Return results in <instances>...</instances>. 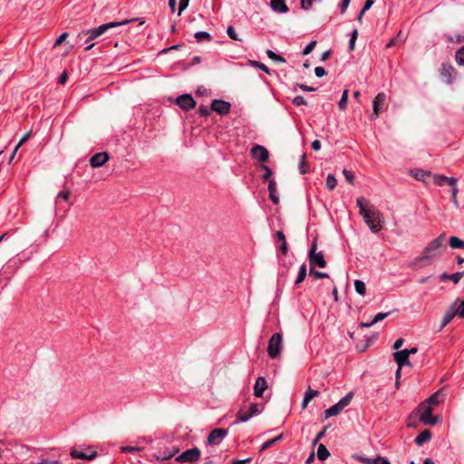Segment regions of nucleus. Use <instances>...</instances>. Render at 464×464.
I'll return each mask as SVG.
<instances>
[{"mask_svg": "<svg viewBox=\"0 0 464 464\" xmlns=\"http://www.w3.org/2000/svg\"><path fill=\"white\" fill-rule=\"evenodd\" d=\"M360 215L372 233H378L383 226L384 218L382 213L374 207H370V202L363 197L356 199Z\"/></svg>", "mask_w": 464, "mask_h": 464, "instance_id": "obj_1", "label": "nucleus"}, {"mask_svg": "<svg viewBox=\"0 0 464 464\" xmlns=\"http://www.w3.org/2000/svg\"><path fill=\"white\" fill-rule=\"evenodd\" d=\"M445 234L442 233L434 238L421 252V255L415 257L411 265L417 268H422L431 265L434 260L440 256L441 249L444 247Z\"/></svg>", "mask_w": 464, "mask_h": 464, "instance_id": "obj_2", "label": "nucleus"}, {"mask_svg": "<svg viewBox=\"0 0 464 464\" xmlns=\"http://www.w3.org/2000/svg\"><path fill=\"white\" fill-rule=\"evenodd\" d=\"M132 21L133 20L126 19V20H123V21H121V22H111V23L103 24H102V25H100V26H98L96 28L88 30L86 32L82 31V33L79 34L78 36L82 37V35H87V39L85 41V44L87 45L84 48V50L85 51H89V50H91L94 46V44L91 43V42H92V40H94L97 37L102 35L103 34H105L110 29H112V28L118 27V26H121V25H124V24H130Z\"/></svg>", "mask_w": 464, "mask_h": 464, "instance_id": "obj_3", "label": "nucleus"}, {"mask_svg": "<svg viewBox=\"0 0 464 464\" xmlns=\"http://www.w3.org/2000/svg\"><path fill=\"white\" fill-rule=\"evenodd\" d=\"M433 408L428 403L421 402L416 412L419 415L420 420L425 425L433 426L438 423L439 417L432 415Z\"/></svg>", "mask_w": 464, "mask_h": 464, "instance_id": "obj_4", "label": "nucleus"}, {"mask_svg": "<svg viewBox=\"0 0 464 464\" xmlns=\"http://www.w3.org/2000/svg\"><path fill=\"white\" fill-rule=\"evenodd\" d=\"M434 184L437 186H444L449 185L451 187V198L453 203L458 206V199L457 195L459 192V189L457 188V179L455 178H449L444 175H435L433 178Z\"/></svg>", "mask_w": 464, "mask_h": 464, "instance_id": "obj_5", "label": "nucleus"}, {"mask_svg": "<svg viewBox=\"0 0 464 464\" xmlns=\"http://www.w3.org/2000/svg\"><path fill=\"white\" fill-rule=\"evenodd\" d=\"M283 336L280 333L274 334L268 342L267 353L270 358L276 359L282 352Z\"/></svg>", "mask_w": 464, "mask_h": 464, "instance_id": "obj_6", "label": "nucleus"}, {"mask_svg": "<svg viewBox=\"0 0 464 464\" xmlns=\"http://www.w3.org/2000/svg\"><path fill=\"white\" fill-rule=\"evenodd\" d=\"M317 243L316 240L313 241L309 251V263L311 267L314 268L318 266L320 268H324L326 266V261L324 259L323 252H316Z\"/></svg>", "mask_w": 464, "mask_h": 464, "instance_id": "obj_7", "label": "nucleus"}, {"mask_svg": "<svg viewBox=\"0 0 464 464\" xmlns=\"http://www.w3.org/2000/svg\"><path fill=\"white\" fill-rule=\"evenodd\" d=\"M200 458V450L197 447L187 450L176 457L175 460L179 463H195Z\"/></svg>", "mask_w": 464, "mask_h": 464, "instance_id": "obj_8", "label": "nucleus"}, {"mask_svg": "<svg viewBox=\"0 0 464 464\" xmlns=\"http://www.w3.org/2000/svg\"><path fill=\"white\" fill-rule=\"evenodd\" d=\"M70 455L72 459L92 460L97 457V451L92 447H88L82 450L72 449Z\"/></svg>", "mask_w": 464, "mask_h": 464, "instance_id": "obj_9", "label": "nucleus"}, {"mask_svg": "<svg viewBox=\"0 0 464 464\" xmlns=\"http://www.w3.org/2000/svg\"><path fill=\"white\" fill-rule=\"evenodd\" d=\"M228 431L226 429H214L208 436V442L210 445H218L227 435Z\"/></svg>", "mask_w": 464, "mask_h": 464, "instance_id": "obj_10", "label": "nucleus"}, {"mask_svg": "<svg viewBox=\"0 0 464 464\" xmlns=\"http://www.w3.org/2000/svg\"><path fill=\"white\" fill-rule=\"evenodd\" d=\"M231 104L223 100H213L211 103V110L219 115H227L229 113Z\"/></svg>", "mask_w": 464, "mask_h": 464, "instance_id": "obj_11", "label": "nucleus"}, {"mask_svg": "<svg viewBox=\"0 0 464 464\" xmlns=\"http://www.w3.org/2000/svg\"><path fill=\"white\" fill-rule=\"evenodd\" d=\"M251 155L255 160H257L261 162L267 161L269 158V152L267 149L258 144H256L251 148Z\"/></svg>", "mask_w": 464, "mask_h": 464, "instance_id": "obj_12", "label": "nucleus"}, {"mask_svg": "<svg viewBox=\"0 0 464 464\" xmlns=\"http://www.w3.org/2000/svg\"><path fill=\"white\" fill-rule=\"evenodd\" d=\"M386 102V95L383 92L378 93L373 100V113L371 116L372 120L376 119L383 109Z\"/></svg>", "mask_w": 464, "mask_h": 464, "instance_id": "obj_13", "label": "nucleus"}, {"mask_svg": "<svg viewBox=\"0 0 464 464\" xmlns=\"http://www.w3.org/2000/svg\"><path fill=\"white\" fill-rule=\"evenodd\" d=\"M177 104L185 111L193 109L196 106V102L190 94H182L177 98Z\"/></svg>", "mask_w": 464, "mask_h": 464, "instance_id": "obj_14", "label": "nucleus"}, {"mask_svg": "<svg viewBox=\"0 0 464 464\" xmlns=\"http://www.w3.org/2000/svg\"><path fill=\"white\" fill-rule=\"evenodd\" d=\"M109 159L110 156L108 152H98L92 156V158L90 159V165L92 168H100L103 166L109 160Z\"/></svg>", "mask_w": 464, "mask_h": 464, "instance_id": "obj_15", "label": "nucleus"}, {"mask_svg": "<svg viewBox=\"0 0 464 464\" xmlns=\"http://www.w3.org/2000/svg\"><path fill=\"white\" fill-rule=\"evenodd\" d=\"M394 360L400 368L403 366H411V362L409 360V353L407 349H403L401 351H397L393 353Z\"/></svg>", "mask_w": 464, "mask_h": 464, "instance_id": "obj_16", "label": "nucleus"}, {"mask_svg": "<svg viewBox=\"0 0 464 464\" xmlns=\"http://www.w3.org/2000/svg\"><path fill=\"white\" fill-rule=\"evenodd\" d=\"M267 389V382L265 377L260 376L256 380L254 385V395L256 397H262L264 392Z\"/></svg>", "mask_w": 464, "mask_h": 464, "instance_id": "obj_17", "label": "nucleus"}, {"mask_svg": "<svg viewBox=\"0 0 464 464\" xmlns=\"http://www.w3.org/2000/svg\"><path fill=\"white\" fill-rule=\"evenodd\" d=\"M440 75L448 83L452 82V74L455 72V69L452 65L443 63L440 69Z\"/></svg>", "mask_w": 464, "mask_h": 464, "instance_id": "obj_18", "label": "nucleus"}, {"mask_svg": "<svg viewBox=\"0 0 464 464\" xmlns=\"http://www.w3.org/2000/svg\"><path fill=\"white\" fill-rule=\"evenodd\" d=\"M270 6L275 12L280 14H285L289 10L285 0H271Z\"/></svg>", "mask_w": 464, "mask_h": 464, "instance_id": "obj_19", "label": "nucleus"}, {"mask_svg": "<svg viewBox=\"0 0 464 464\" xmlns=\"http://www.w3.org/2000/svg\"><path fill=\"white\" fill-rule=\"evenodd\" d=\"M456 315L457 314L455 312V308L451 304L442 318L441 324L440 326V331L442 330L445 326H447Z\"/></svg>", "mask_w": 464, "mask_h": 464, "instance_id": "obj_20", "label": "nucleus"}, {"mask_svg": "<svg viewBox=\"0 0 464 464\" xmlns=\"http://www.w3.org/2000/svg\"><path fill=\"white\" fill-rule=\"evenodd\" d=\"M269 198L274 204L279 203V197L276 190V183L274 179L269 180L268 183Z\"/></svg>", "mask_w": 464, "mask_h": 464, "instance_id": "obj_21", "label": "nucleus"}, {"mask_svg": "<svg viewBox=\"0 0 464 464\" xmlns=\"http://www.w3.org/2000/svg\"><path fill=\"white\" fill-rule=\"evenodd\" d=\"M430 439L431 432L429 430H424L415 438L414 441L418 446H422L424 443L430 441Z\"/></svg>", "mask_w": 464, "mask_h": 464, "instance_id": "obj_22", "label": "nucleus"}, {"mask_svg": "<svg viewBox=\"0 0 464 464\" xmlns=\"http://www.w3.org/2000/svg\"><path fill=\"white\" fill-rule=\"evenodd\" d=\"M319 394L318 391L313 390L310 387L305 392L304 397L302 401V408L305 409L308 403Z\"/></svg>", "mask_w": 464, "mask_h": 464, "instance_id": "obj_23", "label": "nucleus"}, {"mask_svg": "<svg viewBox=\"0 0 464 464\" xmlns=\"http://www.w3.org/2000/svg\"><path fill=\"white\" fill-rule=\"evenodd\" d=\"M276 237L278 241H280V250L283 255H286L288 252V246L286 243L285 236L283 231H277L276 233Z\"/></svg>", "mask_w": 464, "mask_h": 464, "instance_id": "obj_24", "label": "nucleus"}, {"mask_svg": "<svg viewBox=\"0 0 464 464\" xmlns=\"http://www.w3.org/2000/svg\"><path fill=\"white\" fill-rule=\"evenodd\" d=\"M380 457L381 456H377L376 458L374 459H370V458H367V457H363V456H361V455H353V458L363 464H379L380 462Z\"/></svg>", "mask_w": 464, "mask_h": 464, "instance_id": "obj_25", "label": "nucleus"}, {"mask_svg": "<svg viewBox=\"0 0 464 464\" xmlns=\"http://www.w3.org/2000/svg\"><path fill=\"white\" fill-rule=\"evenodd\" d=\"M342 411H343V409L340 407V405L338 403H335L334 405L331 406L329 409H327L324 411V417H325V419H328L332 416H336Z\"/></svg>", "mask_w": 464, "mask_h": 464, "instance_id": "obj_26", "label": "nucleus"}, {"mask_svg": "<svg viewBox=\"0 0 464 464\" xmlns=\"http://www.w3.org/2000/svg\"><path fill=\"white\" fill-rule=\"evenodd\" d=\"M179 450L178 449H173L168 452H160L156 458L158 460H169L170 459H172L177 453H178Z\"/></svg>", "mask_w": 464, "mask_h": 464, "instance_id": "obj_27", "label": "nucleus"}, {"mask_svg": "<svg viewBox=\"0 0 464 464\" xmlns=\"http://www.w3.org/2000/svg\"><path fill=\"white\" fill-rule=\"evenodd\" d=\"M452 305L455 308L456 314L459 315V318H464V301H459V299H456Z\"/></svg>", "mask_w": 464, "mask_h": 464, "instance_id": "obj_28", "label": "nucleus"}, {"mask_svg": "<svg viewBox=\"0 0 464 464\" xmlns=\"http://www.w3.org/2000/svg\"><path fill=\"white\" fill-rule=\"evenodd\" d=\"M450 246L453 249H464V241L458 237H450Z\"/></svg>", "mask_w": 464, "mask_h": 464, "instance_id": "obj_29", "label": "nucleus"}, {"mask_svg": "<svg viewBox=\"0 0 464 464\" xmlns=\"http://www.w3.org/2000/svg\"><path fill=\"white\" fill-rule=\"evenodd\" d=\"M30 136H31V131H28V132H26V133H25V134L21 138V140H19V142L17 143V145H16V146L14 147V151H13V153H12V156H11V158H10V160H9V162H10V163H11V162H12V160H14V156H15V153H16V151L18 150V149H19V148H20V147H21V146H22L25 141H27V140H28V139L30 138Z\"/></svg>", "mask_w": 464, "mask_h": 464, "instance_id": "obj_30", "label": "nucleus"}, {"mask_svg": "<svg viewBox=\"0 0 464 464\" xmlns=\"http://www.w3.org/2000/svg\"><path fill=\"white\" fill-rule=\"evenodd\" d=\"M330 456V452L324 444H320L317 449V458L320 460H325Z\"/></svg>", "mask_w": 464, "mask_h": 464, "instance_id": "obj_31", "label": "nucleus"}, {"mask_svg": "<svg viewBox=\"0 0 464 464\" xmlns=\"http://www.w3.org/2000/svg\"><path fill=\"white\" fill-rule=\"evenodd\" d=\"M307 275V270H306V264L304 263L300 267H299V271H298V276H297V278L295 280V285H298L300 283H302L305 276Z\"/></svg>", "mask_w": 464, "mask_h": 464, "instance_id": "obj_32", "label": "nucleus"}, {"mask_svg": "<svg viewBox=\"0 0 464 464\" xmlns=\"http://www.w3.org/2000/svg\"><path fill=\"white\" fill-rule=\"evenodd\" d=\"M194 36L198 43L203 41L209 42L212 40L211 35L208 32L204 31L197 32Z\"/></svg>", "mask_w": 464, "mask_h": 464, "instance_id": "obj_33", "label": "nucleus"}, {"mask_svg": "<svg viewBox=\"0 0 464 464\" xmlns=\"http://www.w3.org/2000/svg\"><path fill=\"white\" fill-rule=\"evenodd\" d=\"M353 397V392H350L344 397H343L337 403L343 410L346 406H348Z\"/></svg>", "mask_w": 464, "mask_h": 464, "instance_id": "obj_34", "label": "nucleus"}, {"mask_svg": "<svg viewBox=\"0 0 464 464\" xmlns=\"http://www.w3.org/2000/svg\"><path fill=\"white\" fill-rule=\"evenodd\" d=\"M252 417L251 413L247 411H244L240 410L237 414V422H246Z\"/></svg>", "mask_w": 464, "mask_h": 464, "instance_id": "obj_35", "label": "nucleus"}, {"mask_svg": "<svg viewBox=\"0 0 464 464\" xmlns=\"http://www.w3.org/2000/svg\"><path fill=\"white\" fill-rule=\"evenodd\" d=\"M354 288H355V291L361 295H364L366 293L365 284L361 280H355Z\"/></svg>", "mask_w": 464, "mask_h": 464, "instance_id": "obj_36", "label": "nucleus"}, {"mask_svg": "<svg viewBox=\"0 0 464 464\" xmlns=\"http://www.w3.org/2000/svg\"><path fill=\"white\" fill-rule=\"evenodd\" d=\"M455 60L459 65H464V45L457 50Z\"/></svg>", "mask_w": 464, "mask_h": 464, "instance_id": "obj_37", "label": "nucleus"}, {"mask_svg": "<svg viewBox=\"0 0 464 464\" xmlns=\"http://www.w3.org/2000/svg\"><path fill=\"white\" fill-rule=\"evenodd\" d=\"M266 54H267V56H268L271 60H273V61H275V62L285 63V59L283 56H281L280 54L276 53H275V52H273L272 50H269V49H268V50L266 51Z\"/></svg>", "mask_w": 464, "mask_h": 464, "instance_id": "obj_38", "label": "nucleus"}, {"mask_svg": "<svg viewBox=\"0 0 464 464\" xmlns=\"http://www.w3.org/2000/svg\"><path fill=\"white\" fill-rule=\"evenodd\" d=\"M347 104H348V91H347V90H344V91L343 92V94H342L341 100H340V102H339V103H338L339 109H340V110H344V109H346Z\"/></svg>", "mask_w": 464, "mask_h": 464, "instance_id": "obj_39", "label": "nucleus"}, {"mask_svg": "<svg viewBox=\"0 0 464 464\" xmlns=\"http://www.w3.org/2000/svg\"><path fill=\"white\" fill-rule=\"evenodd\" d=\"M337 185V180L333 174H328L326 178V187L329 190H333Z\"/></svg>", "mask_w": 464, "mask_h": 464, "instance_id": "obj_40", "label": "nucleus"}, {"mask_svg": "<svg viewBox=\"0 0 464 464\" xmlns=\"http://www.w3.org/2000/svg\"><path fill=\"white\" fill-rule=\"evenodd\" d=\"M309 275L313 276L315 279H323L329 277L328 274L316 271L314 268L310 267Z\"/></svg>", "mask_w": 464, "mask_h": 464, "instance_id": "obj_41", "label": "nucleus"}, {"mask_svg": "<svg viewBox=\"0 0 464 464\" xmlns=\"http://www.w3.org/2000/svg\"><path fill=\"white\" fill-rule=\"evenodd\" d=\"M227 34L228 37L232 40L242 41V39L238 37V34H237L235 28L232 25L227 28Z\"/></svg>", "mask_w": 464, "mask_h": 464, "instance_id": "obj_42", "label": "nucleus"}, {"mask_svg": "<svg viewBox=\"0 0 464 464\" xmlns=\"http://www.w3.org/2000/svg\"><path fill=\"white\" fill-rule=\"evenodd\" d=\"M299 170L301 174H305L308 172V167L305 160V154L302 155V159L299 162Z\"/></svg>", "mask_w": 464, "mask_h": 464, "instance_id": "obj_43", "label": "nucleus"}, {"mask_svg": "<svg viewBox=\"0 0 464 464\" xmlns=\"http://www.w3.org/2000/svg\"><path fill=\"white\" fill-rule=\"evenodd\" d=\"M425 403H428L430 406L437 405L439 403V393L435 392L431 396H430L425 401Z\"/></svg>", "mask_w": 464, "mask_h": 464, "instance_id": "obj_44", "label": "nucleus"}, {"mask_svg": "<svg viewBox=\"0 0 464 464\" xmlns=\"http://www.w3.org/2000/svg\"><path fill=\"white\" fill-rule=\"evenodd\" d=\"M262 169H265V174L263 175L262 179L264 181L271 180V177L273 175L272 169L267 165H262Z\"/></svg>", "mask_w": 464, "mask_h": 464, "instance_id": "obj_45", "label": "nucleus"}, {"mask_svg": "<svg viewBox=\"0 0 464 464\" xmlns=\"http://www.w3.org/2000/svg\"><path fill=\"white\" fill-rule=\"evenodd\" d=\"M357 37H358V31H357V29H354L352 33V35H351V38L349 41L350 51H353L354 49L355 41H356Z\"/></svg>", "mask_w": 464, "mask_h": 464, "instance_id": "obj_46", "label": "nucleus"}, {"mask_svg": "<svg viewBox=\"0 0 464 464\" xmlns=\"http://www.w3.org/2000/svg\"><path fill=\"white\" fill-rule=\"evenodd\" d=\"M446 39L450 43H458V44H459V43H462L464 41V36H462L461 34H456L455 36L447 35Z\"/></svg>", "mask_w": 464, "mask_h": 464, "instance_id": "obj_47", "label": "nucleus"}, {"mask_svg": "<svg viewBox=\"0 0 464 464\" xmlns=\"http://www.w3.org/2000/svg\"><path fill=\"white\" fill-rule=\"evenodd\" d=\"M464 276V270L450 275V279L454 284H458Z\"/></svg>", "mask_w": 464, "mask_h": 464, "instance_id": "obj_48", "label": "nucleus"}, {"mask_svg": "<svg viewBox=\"0 0 464 464\" xmlns=\"http://www.w3.org/2000/svg\"><path fill=\"white\" fill-rule=\"evenodd\" d=\"M327 427H324L320 432L317 433L313 440V445H316L326 434Z\"/></svg>", "mask_w": 464, "mask_h": 464, "instance_id": "obj_49", "label": "nucleus"}, {"mask_svg": "<svg viewBox=\"0 0 464 464\" xmlns=\"http://www.w3.org/2000/svg\"><path fill=\"white\" fill-rule=\"evenodd\" d=\"M316 45V41L310 42L303 50V55L309 54Z\"/></svg>", "mask_w": 464, "mask_h": 464, "instance_id": "obj_50", "label": "nucleus"}, {"mask_svg": "<svg viewBox=\"0 0 464 464\" xmlns=\"http://www.w3.org/2000/svg\"><path fill=\"white\" fill-rule=\"evenodd\" d=\"M198 113L201 117H208L210 113V110L207 106L201 105L198 109Z\"/></svg>", "mask_w": 464, "mask_h": 464, "instance_id": "obj_51", "label": "nucleus"}, {"mask_svg": "<svg viewBox=\"0 0 464 464\" xmlns=\"http://www.w3.org/2000/svg\"><path fill=\"white\" fill-rule=\"evenodd\" d=\"M252 64L257 68H259L260 70H262L263 72H265L267 74H270L271 73V71L270 69L265 65L264 63H261L259 62H252Z\"/></svg>", "mask_w": 464, "mask_h": 464, "instance_id": "obj_52", "label": "nucleus"}, {"mask_svg": "<svg viewBox=\"0 0 464 464\" xmlns=\"http://www.w3.org/2000/svg\"><path fill=\"white\" fill-rule=\"evenodd\" d=\"M248 412L251 413L252 416L256 415L261 412V409L259 405L256 403H252L249 407Z\"/></svg>", "mask_w": 464, "mask_h": 464, "instance_id": "obj_53", "label": "nucleus"}, {"mask_svg": "<svg viewBox=\"0 0 464 464\" xmlns=\"http://www.w3.org/2000/svg\"><path fill=\"white\" fill-rule=\"evenodd\" d=\"M390 314L389 312L387 313H379L377 314L373 320L372 321V324H377L379 323L380 321L383 320L384 318H386L388 315Z\"/></svg>", "mask_w": 464, "mask_h": 464, "instance_id": "obj_54", "label": "nucleus"}, {"mask_svg": "<svg viewBox=\"0 0 464 464\" xmlns=\"http://www.w3.org/2000/svg\"><path fill=\"white\" fill-rule=\"evenodd\" d=\"M293 103L295 105V106H300V105H304L306 104V101L304 100V98L301 95H298L296 97H295L293 99Z\"/></svg>", "mask_w": 464, "mask_h": 464, "instance_id": "obj_55", "label": "nucleus"}, {"mask_svg": "<svg viewBox=\"0 0 464 464\" xmlns=\"http://www.w3.org/2000/svg\"><path fill=\"white\" fill-rule=\"evenodd\" d=\"M343 174L350 184H353L354 176L351 171L343 169Z\"/></svg>", "mask_w": 464, "mask_h": 464, "instance_id": "obj_56", "label": "nucleus"}, {"mask_svg": "<svg viewBox=\"0 0 464 464\" xmlns=\"http://www.w3.org/2000/svg\"><path fill=\"white\" fill-rule=\"evenodd\" d=\"M189 0H179V15L188 7Z\"/></svg>", "mask_w": 464, "mask_h": 464, "instance_id": "obj_57", "label": "nucleus"}, {"mask_svg": "<svg viewBox=\"0 0 464 464\" xmlns=\"http://www.w3.org/2000/svg\"><path fill=\"white\" fill-rule=\"evenodd\" d=\"M275 444V440H268L267 441H266L265 443H263V445L261 446L260 448V451H264L267 449H269L270 447H272L273 445Z\"/></svg>", "mask_w": 464, "mask_h": 464, "instance_id": "obj_58", "label": "nucleus"}, {"mask_svg": "<svg viewBox=\"0 0 464 464\" xmlns=\"http://www.w3.org/2000/svg\"><path fill=\"white\" fill-rule=\"evenodd\" d=\"M314 73H315V75H316L317 77H319V78H320V77H323V76H324V75L326 74V71L324 70V67H320V66H318V67H316V68L314 69Z\"/></svg>", "mask_w": 464, "mask_h": 464, "instance_id": "obj_59", "label": "nucleus"}, {"mask_svg": "<svg viewBox=\"0 0 464 464\" xmlns=\"http://www.w3.org/2000/svg\"><path fill=\"white\" fill-rule=\"evenodd\" d=\"M70 195H71L70 190L62 191L57 195V198H63L67 201L70 198Z\"/></svg>", "mask_w": 464, "mask_h": 464, "instance_id": "obj_60", "label": "nucleus"}, {"mask_svg": "<svg viewBox=\"0 0 464 464\" xmlns=\"http://www.w3.org/2000/svg\"><path fill=\"white\" fill-rule=\"evenodd\" d=\"M68 36V34L67 33H63L55 41L54 43V46H57L59 44H61Z\"/></svg>", "mask_w": 464, "mask_h": 464, "instance_id": "obj_61", "label": "nucleus"}, {"mask_svg": "<svg viewBox=\"0 0 464 464\" xmlns=\"http://www.w3.org/2000/svg\"><path fill=\"white\" fill-rule=\"evenodd\" d=\"M374 0H366L362 7V13H365L367 10H369L372 6Z\"/></svg>", "mask_w": 464, "mask_h": 464, "instance_id": "obj_62", "label": "nucleus"}, {"mask_svg": "<svg viewBox=\"0 0 464 464\" xmlns=\"http://www.w3.org/2000/svg\"><path fill=\"white\" fill-rule=\"evenodd\" d=\"M350 2H351V0H343L342 1L341 5H340L342 14H343L346 11Z\"/></svg>", "mask_w": 464, "mask_h": 464, "instance_id": "obj_63", "label": "nucleus"}, {"mask_svg": "<svg viewBox=\"0 0 464 464\" xmlns=\"http://www.w3.org/2000/svg\"><path fill=\"white\" fill-rule=\"evenodd\" d=\"M67 79H68V74H67V72H63L62 73V75L59 77V79H58V82H59L60 84H64V83L66 82Z\"/></svg>", "mask_w": 464, "mask_h": 464, "instance_id": "obj_64", "label": "nucleus"}]
</instances>
